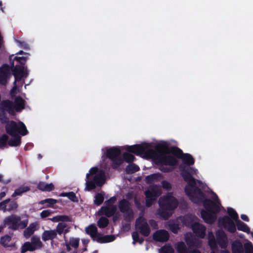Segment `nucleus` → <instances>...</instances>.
Segmentation results:
<instances>
[{"instance_id":"nucleus-1","label":"nucleus","mask_w":253,"mask_h":253,"mask_svg":"<svg viewBox=\"0 0 253 253\" xmlns=\"http://www.w3.org/2000/svg\"><path fill=\"white\" fill-rule=\"evenodd\" d=\"M180 169L182 177L188 185V186H186L184 188L186 195L194 203L199 204L203 202L206 210H201V217L207 223H214L217 218L216 214L220 211V203L216 204L210 199H204L205 198L204 193L196 186L197 183L199 186H202L203 182L201 180L196 179L192 176L191 172L194 170L193 168H182V166H180Z\"/></svg>"},{"instance_id":"nucleus-2","label":"nucleus","mask_w":253,"mask_h":253,"mask_svg":"<svg viewBox=\"0 0 253 253\" xmlns=\"http://www.w3.org/2000/svg\"><path fill=\"white\" fill-rule=\"evenodd\" d=\"M160 206L159 214L165 219H168L171 215V211L177 208L178 202L177 200L169 193L160 198L159 200Z\"/></svg>"},{"instance_id":"nucleus-3","label":"nucleus","mask_w":253,"mask_h":253,"mask_svg":"<svg viewBox=\"0 0 253 253\" xmlns=\"http://www.w3.org/2000/svg\"><path fill=\"white\" fill-rule=\"evenodd\" d=\"M0 124L5 125V131L11 136H15L19 134L25 136L28 133L25 125L21 121L16 122L13 120H9L8 118L6 122Z\"/></svg>"},{"instance_id":"nucleus-4","label":"nucleus","mask_w":253,"mask_h":253,"mask_svg":"<svg viewBox=\"0 0 253 253\" xmlns=\"http://www.w3.org/2000/svg\"><path fill=\"white\" fill-rule=\"evenodd\" d=\"M28 223V220L21 221V217L15 214H11L7 216L3 220L4 225L13 230H17L19 229H23L27 227Z\"/></svg>"},{"instance_id":"nucleus-5","label":"nucleus","mask_w":253,"mask_h":253,"mask_svg":"<svg viewBox=\"0 0 253 253\" xmlns=\"http://www.w3.org/2000/svg\"><path fill=\"white\" fill-rule=\"evenodd\" d=\"M150 145L147 143H142L140 144H135L131 146H126V150L130 153L135 154L136 155L145 154L149 158L152 157L155 155V151L149 149Z\"/></svg>"},{"instance_id":"nucleus-6","label":"nucleus","mask_w":253,"mask_h":253,"mask_svg":"<svg viewBox=\"0 0 253 253\" xmlns=\"http://www.w3.org/2000/svg\"><path fill=\"white\" fill-rule=\"evenodd\" d=\"M158 152L159 153V155L155 152V155L152 157L154 158L155 163L157 165L175 166L178 164V161L174 157L167 155L168 153L162 150Z\"/></svg>"},{"instance_id":"nucleus-7","label":"nucleus","mask_w":253,"mask_h":253,"mask_svg":"<svg viewBox=\"0 0 253 253\" xmlns=\"http://www.w3.org/2000/svg\"><path fill=\"white\" fill-rule=\"evenodd\" d=\"M121 154V150L117 147H113L106 150V157L112 162V167L114 169H117L123 163L122 158L120 156Z\"/></svg>"},{"instance_id":"nucleus-8","label":"nucleus","mask_w":253,"mask_h":253,"mask_svg":"<svg viewBox=\"0 0 253 253\" xmlns=\"http://www.w3.org/2000/svg\"><path fill=\"white\" fill-rule=\"evenodd\" d=\"M6 112L11 115H15L14 104L10 100H4L0 103V123H4L7 121L8 117Z\"/></svg>"},{"instance_id":"nucleus-9","label":"nucleus","mask_w":253,"mask_h":253,"mask_svg":"<svg viewBox=\"0 0 253 253\" xmlns=\"http://www.w3.org/2000/svg\"><path fill=\"white\" fill-rule=\"evenodd\" d=\"M146 196V206L147 207H151L154 201L161 194V191L157 185L150 186L149 188L145 191Z\"/></svg>"},{"instance_id":"nucleus-10","label":"nucleus","mask_w":253,"mask_h":253,"mask_svg":"<svg viewBox=\"0 0 253 253\" xmlns=\"http://www.w3.org/2000/svg\"><path fill=\"white\" fill-rule=\"evenodd\" d=\"M135 228L144 237L149 235L151 230L146 219L142 216L138 217L135 221Z\"/></svg>"},{"instance_id":"nucleus-11","label":"nucleus","mask_w":253,"mask_h":253,"mask_svg":"<svg viewBox=\"0 0 253 253\" xmlns=\"http://www.w3.org/2000/svg\"><path fill=\"white\" fill-rule=\"evenodd\" d=\"M11 71L14 76L15 81L14 83L20 82L22 78H27L28 75L27 69H25L23 66L16 65L14 66V61L11 63Z\"/></svg>"},{"instance_id":"nucleus-12","label":"nucleus","mask_w":253,"mask_h":253,"mask_svg":"<svg viewBox=\"0 0 253 253\" xmlns=\"http://www.w3.org/2000/svg\"><path fill=\"white\" fill-rule=\"evenodd\" d=\"M157 151H163L166 153H171L178 158L181 159L185 153L179 148L175 146H171L169 148L167 144H160L157 147Z\"/></svg>"},{"instance_id":"nucleus-13","label":"nucleus","mask_w":253,"mask_h":253,"mask_svg":"<svg viewBox=\"0 0 253 253\" xmlns=\"http://www.w3.org/2000/svg\"><path fill=\"white\" fill-rule=\"evenodd\" d=\"M218 223L231 233H234L236 231L235 224L227 215L219 218Z\"/></svg>"},{"instance_id":"nucleus-14","label":"nucleus","mask_w":253,"mask_h":253,"mask_svg":"<svg viewBox=\"0 0 253 253\" xmlns=\"http://www.w3.org/2000/svg\"><path fill=\"white\" fill-rule=\"evenodd\" d=\"M169 238V232L164 229L156 231L153 235L154 241L160 242H165L168 241Z\"/></svg>"},{"instance_id":"nucleus-15","label":"nucleus","mask_w":253,"mask_h":253,"mask_svg":"<svg viewBox=\"0 0 253 253\" xmlns=\"http://www.w3.org/2000/svg\"><path fill=\"white\" fill-rule=\"evenodd\" d=\"M9 66L7 64L3 65L0 67V84L5 85L7 82L10 73Z\"/></svg>"},{"instance_id":"nucleus-16","label":"nucleus","mask_w":253,"mask_h":253,"mask_svg":"<svg viewBox=\"0 0 253 253\" xmlns=\"http://www.w3.org/2000/svg\"><path fill=\"white\" fill-rule=\"evenodd\" d=\"M192 230L195 235L201 238H203L206 235V227L203 225L195 222L192 225Z\"/></svg>"},{"instance_id":"nucleus-17","label":"nucleus","mask_w":253,"mask_h":253,"mask_svg":"<svg viewBox=\"0 0 253 253\" xmlns=\"http://www.w3.org/2000/svg\"><path fill=\"white\" fill-rule=\"evenodd\" d=\"M216 241L219 246L224 248L227 245V237L223 231H218L216 233Z\"/></svg>"},{"instance_id":"nucleus-18","label":"nucleus","mask_w":253,"mask_h":253,"mask_svg":"<svg viewBox=\"0 0 253 253\" xmlns=\"http://www.w3.org/2000/svg\"><path fill=\"white\" fill-rule=\"evenodd\" d=\"M116 211V206H112L111 207H102L98 213L100 215L104 214L107 217H110L115 214Z\"/></svg>"},{"instance_id":"nucleus-19","label":"nucleus","mask_w":253,"mask_h":253,"mask_svg":"<svg viewBox=\"0 0 253 253\" xmlns=\"http://www.w3.org/2000/svg\"><path fill=\"white\" fill-rule=\"evenodd\" d=\"M115 239V237L113 235H103L99 233L95 241L99 243H106L113 242Z\"/></svg>"},{"instance_id":"nucleus-20","label":"nucleus","mask_w":253,"mask_h":253,"mask_svg":"<svg viewBox=\"0 0 253 253\" xmlns=\"http://www.w3.org/2000/svg\"><path fill=\"white\" fill-rule=\"evenodd\" d=\"M6 201L4 204L5 208H2V211L5 212L6 211H11L16 210L18 208V204L15 200L11 201L10 199L5 200Z\"/></svg>"},{"instance_id":"nucleus-21","label":"nucleus","mask_w":253,"mask_h":253,"mask_svg":"<svg viewBox=\"0 0 253 253\" xmlns=\"http://www.w3.org/2000/svg\"><path fill=\"white\" fill-rule=\"evenodd\" d=\"M97 186H101L105 182V175L104 171L100 170L98 173L96 174L93 179Z\"/></svg>"},{"instance_id":"nucleus-22","label":"nucleus","mask_w":253,"mask_h":253,"mask_svg":"<svg viewBox=\"0 0 253 253\" xmlns=\"http://www.w3.org/2000/svg\"><path fill=\"white\" fill-rule=\"evenodd\" d=\"M118 207L121 212H125L131 209L130 203L126 199H123L119 201Z\"/></svg>"},{"instance_id":"nucleus-23","label":"nucleus","mask_w":253,"mask_h":253,"mask_svg":"<svg viewBox=\"0 0 253 253\" xmlns=\"http://www.w3.org/2000/svg\"><path fill=\"white\" fill-rule=\"evenodd\" d=\"M25 100L20 96L16 97L14 100V109L15 112H19L25 109Z\"/></svg>"},{"instance_id":"nucleus-24","label":"nucleus","mask_w":253,"mask_h":253,"mask_svg":"<svg viewBox=\"0 0 253 253\" xmlns=\"http://www.w3.org/2000/svg\"><path fill=\"white\" fill-rule=\"evenodd\" d=\"M85 233L87 234L90 235L93 241H95L97 236L99 233L98 232L96 226L93 224H90L86 227L85 229Z\"/></svg>"},{"instance_id":"nucleus-25","label":"nucleus","mask_w":253,"mask_h":253,"mask_svg":"<svg viewBox=\"0 0 253 253\" xmlns=\"http://www.w3.org/2000/svg\"><path fill=\"white\" fill-rule=\"evenodd\" d=\"M232 253H244V248L242 242L238 240L233 242L231 245Z\"/></svg>"},{"instance_id":"nucleus-26","label":"nucleus","mask_w":253,"mask_h":253,"mask_svg":"<svg viewBox=\"0 0 253 253\" xmlns=\"http://www.w3.org/2000/svg\"><path fill=\"white\" fill-rule=\"evenodd\" d=\"M56 236L57 234L55 230H45L42 234V238L43 241H46L49 240H52Z\"/></svg>"},{"instance_id":"nucleus-27","label":"nucleus","mask_w":253,"mask_h":253,"mask_svg":"<svg viewBox=\"0 0 253 253\" xmlns=\"http://www.w3.org/2000/svg\"><path fill=\"white\" fill-rule=\"evenodd\" d=\"M37 188L42 191L50 192L54 190V186L52 183L47 184L45 182L40 181L37 185Z\"/></svg>"},{"instance_id":"nucleus-28","label":"nucleus","mask_w":253,"mask_h":253,"mask_svg":"<svg viewBox=\"0 0 253 253\" xmlns=\"http://www.w3.org/2000/svg\"><path fill=\"white\" fill-rule=\"evenodd\" d=\"M181 159L183 163L188 166L193 165L195 163L194 158L189 153H185Z\"/></svg>"},{"instance_id":"nucleus-29","label":"nucleus","mask_w":253,"mask_h":253,"mask_svg":"<svg viewBox=\"0 0 253 253\" xmlns=\"http://www.w3.org/2000/svg\"><path fill=\"white\" fill-rule=\"evenodd\" d=\"M235 221L238 230L242 231L247 233H249L250 232V228L246 223L242 222L239 219Z\"/></svg>"},{"instance_id":"nucleus-30","label":"nucleus","mask_w":253,"mask_h":253,"mask_svg":"<svg viewBox=\"0 0 253 253\" xmlns=\"http://www.w3.org/2000/svg\"><path fill=\"white\" fill-rule=\"evenodd\" d=\"M178 219L180 220L184 225L187 227H192V225L194 223H193V218L189 215H187L183 216H180Z\"/></svg>"},{"instance_id":"nucleus-31","label":"nucleus","mask_w":253,"mask_h":253,"mask_svg":"<svg viewBox=\"0 0 253 253\" xmlns=\"http://www.w3.org/2000/svg\"><path fill=\"white\" fill-rule=\"evenodd\" d=\"M20 134L17 135L15 136H12V138L8 141V144L12 147H17L21 144V136Z\"/></svg>"},{"instance_id":"nucleus-32","label":"nucleus","mask_w":253,"mask_h":253,"mask_svg":"<svg viewBox=\"0 0 253 253\" xmlns=\"http://www.w3.org/2000/svg\"><path fill=\"white\" fill-rule=\"evenodd\" d=\"M36 224L32 223L24 231V236L26 238H29L35 232Z\"/></svg>"},{"instance_id":"nucleus-33","label":"nucleus","mask_w":253,"mask_h":253,"mask_svg":"<svg viewBox=\"0 0 253 253\" xmlns=\"http://www.w3.org/2000/svg\"><path fill=\"white\" fill-rule=\"evenodd\" d=\"M31 242L33 247L36 250L40 249L42 248V243L41 241L40 238L39 237H37L36 236H33L31 238Z\"/></svg>"},{"instance_id":"nucleus-34","label":"nucleus","mask_w":253,"mask_h":253,"mask_svg":"<svg viewBox=\"0 0 253 253\" xmlns=\"http://www.w3.org/2000/svg\"><path fill=\"white\" fill-rule=\"evenodd\" d=\"M161 177L160 173H153L147 176L145 178V181L148 184H151L157 181Z\"/></svg>"},{"instance_id":"nucleus-35","label":"nucleus","mask_w":253,"mask_h":253,"mask_svg":"<svg viewBox=\"0 0 253 253\" xmlns=\"http://www.w3.org/2000/svg\"><path fill=\"white\" fill-rule=\"evenodd\" d=\"M28 186H21L15 190L14 192L12 194V197H15L17 196H20L22 194L30 190Z\"/></svg>"},{"instance_id":"nucleus-36","label":"nucleus","mask_w":253,"mask_h":253,"mask_svg":"<svg viewBox=\"0 0 253 253\" xmlns=\"http://www.w3.org/2000/svg\"><path fill=\"white\" fill-rule=\"evenodd\" d=\"M35 250L32 243L29 242H26L22 245L21 247V253H25L27 251L33 252Z\"/></svg>"},{"instance_id":"nucleus-37","label":"nucleus","mask_w":253,"mask_h":253,"mask_svg":"<svg viewBox=\"0 0 253 253\" xmlns=\"http://www.w3.org/2000/svg\"><path fill=\"white\" fill-rule=\"evenodd\" d=\"M140 170L139 167L135 164L128 165L126 169V171L127 174H132Z\"/></svg>"},{"instance_id":"nucleus-38","label":"nucleus","mask_w":253,"mask_h":253,"mask_svg":"<svg viewBox=\"0 0 253 253\" xmlns=\"http://www.w3.org/2000/svg\"><path fill=\"white\" fill-rule=\"evenodd\" d=\"M109 223V221L107 217L101 216L97 221V225L100 228H104L106 227Z\"/></svg>"},{"instance_id":"nucleus-39","label":"nucleus","mask_w":253,"mask_h":253,"mask_svg":"<svg viewBox=\"0 0 253 253\" xmlns=\"http://www.w3.org/2000/svg\"><path fill=\"white\" fill-rule=\"evenodd\" d=\"M104 200V194L101 193H97L94 196V204L96 206L101 205Z\"/></svg>"},{"instance_id":"nucleus-40","label":"nucleus","mask_w":253,"mask_h":253,"mask_svg":"<svg viewBox=\"0 0 253 253\" xmlns=\"http://www.w3.org/2000/svg\"><path fill=\"white\" fill-rule=\"evenodd\" d=\"M168 226L169 229L174 234L177 233L180 229L179 224L174 221H170Z\"/></svg>"},{"instance_id":"nucleus-41","label":"nucleus","mask_w":253,"mask_h":253,"mask_svg":"<svg viewBox=\"0 0 253 253\" xmlns=\"http://www.w3.org/2000/svg\"><path fill=\"white\" fill-rule=\"evenodd\" d=\"M123 160L128 163L133 162L135 159V157L131 154L125 152L123 154Z\"/></svg>"},{"instance_id":"nucleus-42","label":"nucleus","mask_w":253,"mask_h":253,"mask_svg":"<svg viewBox=\"0 0 253 253\" xmlns=\"http://www.w3.org/2000/svg\"><path fill=\"white\" fill-rule=\"evenodd\" d=\"M176 250L178 253H187L188 249L183 242H179L177 243Z\"/></svg>"},{"instance_id":"nucleus-43","label":"nucleus","mask_w":253,"mask_h":253,"mask_svg":"<svg viewBox=\"0 0 253 253\" xmlns=\"http://www.w3.org/2000/svg\"><path fill=\"white\" fill-rule=\"evenodd\" d=\"M174 251L170 245H165L159 249L160 253H174Z\"/></svg>"},{"instance_id":"nucleus-44","label":"nucleus","mask_w":253,"mask_h":253,"mask_svg":"<svg viewBox=\"0 0 253 253\" xmlns=\"http://www.w3.org/2000/svg\"><path fill=\"white\" fill-rule=\"evenodd\" d=\"M73 248L77 249L79 247L80 239L79 238L71 237L68 242Z\"/></svg>"},{"instance_id":"nucleus-45","label":"nucleus","mask_w":253,"mask_h":253,"mask_svg":"<svg viewBox=\"0 0 253 253\" xmlns=\"http://www.w3.org/2000/svg\"><path fill=\"white\" fill-rule=\"evenodd\" d=\"M57 203V201L55 199L52 198H48L43 200L39 202V204L43 205L45 203L48 204L47 205V207H50L52 205L56 204Z\"/></svg>"},{"instance_id":"nucleus-46","label":"nucleus","mask_w":253,"mask_h":253,"mask_svg":"<svg viewBox=\"0 0 253 253\" xmlns=\"http://www.w3.org/2000/svg\"><path fill=\"white\" fill-rule=\"evenodd\" d=\"M11 240V237L8 235H6L4 236L1 237L0 240V243L4 247H9L8 245V243Z\"/></svg>"},{"instance_id":"nucleus-47","label":"nucleus","mask_w":253,"mask_h":253,"mask_svg":"<svg viewBox=\"0 0 253 253\" xmlns=\"http://www.w3.org/2000/svg\"><path fill=\"white\" fill-rule=\"evenodd\" d=\"M8 136L6 134H3L0 136V148H3L8 144Z\"/></svg>"},{"instance_id":"nucleus-48","label":"nucleus","mask_w":253,"mask_h":253,"mask_svg":"<svg viewBox=\"0 0 253 253\" xmlns=\"http://www.w3.org/2000/svg\"><path fill=\"white\" fill-rule=\"evenodd\" d=\"M227 212L229 215L233 220L236 221L239 219L238 213L233 209L228 208L227 209Z\"/></svg>"},{"instance_id":"nucleus-49","label":"nucleus","mask_w":253,"mask_h":253,"mask_svg":"<svg viewBox=\"0 0 253 253\" xmlns=\"http://www.w3.org/2000/svg\"><path fill=\"white\" fill-rule=\"evenodd\" d=\"M85 184V190L88 191L94 189L96 188V186H97L93 180L91 181H89L88 179L86 180Z\"/></svg>"},{"instance_id":"nucleus-50","label":"nucleus","mask_w":253,"mask_h":253,"mask_svg":"<svg viewBox=\"0 0 253 253\" xmlns=\"http://www.w3.org/2000/svg\"><path fill=\"white\" fill-rule=\"evenodd\" d=\"M123 213L125 214L124 219L127 221H130L133 217V211L132 209Z\"/></svg>"},{"instance_id":"nucleus-51","label":"nucleus","mask_w":253,"mask_h":253,"mask_svg":"<svg viewBox=\"0 0 253 253\" xmlns=\"http://www.w3.org/2000/svg\"><path fill=\"white\" fill-rule=\"evenodd\" d=\"M244 247L245 253H253V245L251 242L246 243Z\"/></svg>"},{"instance_id":"nucleus-52","label":"nucleus","mask_w":253,"mask_h":253,"mask_svg":"<svg viewBox=\"0 0 253 253\" xmlns=\"http://www.w3.org/2000/svg\"><path fill=\"white\" fill-rule=\"evenodd\" d=\"M67 227V224L62 222H60L58 224L55 231L56 234L58 233L59 235H61L64 230V229Z\"/></svg>"},{"instance_id":"nucleus-53","label":"nucleus","mask_w":253,"mask_h":253,"mask_svg":"<svg viewBox=\"0 0 253 253\" xmlns=\"http://www.w3.org/2000/svg\"><path fill=\"white\" fill-rule=\"evenodd\" d=\"M117 198L115 196L111 197L109 199L105 202V207H111L112 206H115L114 204L116 201Z\"/></svg>"},{"instance_id":"nucleus-54","label":"nucleus","mask_w":253,"mask_h":253,"mask_svg":"<svg viewBox=\"0 0 253 253\" xmlns=\"http://www.w3.org/2000/svg\"><path fill=\"white\" fill-rule=\"evenodd\" d=\"M14 60L17 61L18 63H19L20 66H23L25 64L26 60H27V57H17L15 56L14 58Z\"/></svg>"},{"instance_id":"nucleus-55","label":"nucleus","mask_w":253,"mask_h":253,"mask_svg":"<svg viewBox=\"0 0 253 253\" xmlns=\"http://www.w3.org/2000/svg\"><path fill=\"white\" fill-rule=\"evenodd\" d=\"M68 198L73 202H78V199L74 192H68Z\"/></svg>"},{"instance_id":"nucleus-56","label":"nucleus","mask_w":253,"mask_h":253,"mask_svg":"<svg viewBox=\"0 0 253 253\" xmlns=\"http://www.w3.org/2000/svg\"><path fill=\"white\" fill-rule=\"evenodd\" d=\"M52 213V211L50 210H46L42 211L41 212V214H40L41 217L42 218H44L47 217L48 216H49Z\"/></svg>"},{"instance_id":"nucleus-57","label":"nucleus","mask_w":253,"mask_h":253,"mask_svg":"<svg viewBox=\"0 0 253 253\" xmlns=\"http://www.w3.org/2000/svg\"><path fill=\"white\" fill-rule=\"evenodd\" d=\"M60 221L62 222H71L72 218L66 215H59Z\"/></svg>"},{"instance_id":"nucleus-58","label":"nucleus","mask_w":253,"mask_h":253,"mask_svg":"<svg viewBox=\"0 0 253 253\" xmlns=\"http://www.w3.org/2000/svg\"><path fill=\"white\" fill-rule=\"evenodd\" d=\"M160 166L159 169L163 172H169L172 170V169L168 167V165H159Z\"/></svg>"},{"instance_id":"nucleus-59","label":"nucleus","mask_w":253,"mask_h":253,"mask_svg":"<svg viewBox=\"0 0 253 253\" xmlns=\"http://www.w3.org/2000/svg\"><path fill=\"white\" fill-rule=\"evenodd\" d=\"M162 187L167 190H169L171 188V184L167 181L164 180L162 182Z\"/></svg>"},{"instance_id":"nucleus-60","label":"nucleus","mask_w":253,"mask_h":253,"mask_svg":"<svg viewBox=\"0 0 253 253\" xmlns=\"http://www.w3.org/2000/svg\"><path fill=\"white\" fill-rule=\"evenodd\" d=\"M98 168H96V167H93L92 168H91L89 170V173H87L86 175V178L87 179H88L89 178V174H91V175H93V174H96L97 173V172H98Z\"/></svg>"},{"instance_id":"nucleus-61","label":"nucleus","mask_w":253,"mask_h":253,"mask_svg":"<svg viewBox=\"0 0 253 253\" xmlns=\"http://www.w3.org/2000/svg\"><path fill=\"white\" fill-rule=\"evenodd\" d=\"M149 224L154 229H157L159 228L157 222L154 219H150Z\"/></svg>"},{"instance_id":"nucleus-62","label":"nucleus","mask_w":253,"mask_h":253,"mask_svg":"<svg viewBox=\"0 0 253 253\" xmlns=\"http://www.w3.org/2000/svg\"><path fill=\"white\" fill-rule=\"evenodd\" d=\"M185 241L187 244L190 247L191 246H194L195 241L193 238H191L189 237L185 238Z\"/></svg>"},{"instance_id":"nucleus-63","label":"nucleus","mask_w":253,"mask_h":253,"mask_svg":"<svg viewBox=\"0 0 253 253\" xmlns=\"http://www.w3.org/2000/svg\"><path fill=\"white\" fill-rule=\"evenodd\" d=\"M17 42L19 44V45L20 47L23 48L25 49H27L29 48L28 44L25 42L17 41Z\"/></svg>"},{"instance_id":"nucleus-64","label":"nucleus","mask_w":253,"mask_h":253,"mask_svg":"<svg viewBox=\"0 0 253 253\" xmlns=\"http://www.w3.org/2000/svg\"><path fill=\"white\" fill-rule=\"evenodd\" d=\"M132 238L133 240V243L135 244V242H136L137 240L140 238L138 232L136 231L133 232L132 233Z\"/></svg>"}]
</instances>
